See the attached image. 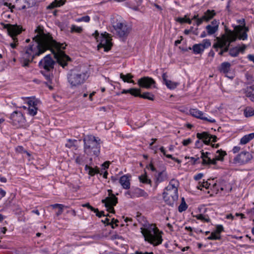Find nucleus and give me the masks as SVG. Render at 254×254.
<instances>
[{"label":"nucleus","mask_w":254,"mask_h":254,"mask_svg":"<svg viewBox=\"0 0 254 254\" xmlns=\"http://www.w3.org/2000/svg\"><path fill=\"white\" fill-rule=\"evenodd\" d=\"M192 49L194 54H200L204 51V47L200 44H195L192 47Z\"/></svg>","instance_id":"nucleus-31"},{"label":"nucleus","mask_w":254,"mask_h":254,"mask_svg":"<svg viewBox=\"0 0 254 254\" xmlns=\"http://www.w3.org/2000/svg\"><path fill=\"white\" fill-rule=\"evenodd\" d=\"M137 93L136 94H137L135 97H139L140 98H142L143 99H148L151 101L154 100V95L150 93V92H145L143 94L140 93V89H137Z\"/></svg>","instance_id":"nucleus-24"},{"label":"nucleus","mask_w":254,"mask_h":254,"mask_svg":"<svg viewBox=\"0 0 254 254\" xmlns=\"http://www.w3.org/2000/svg\"><path fill=\"white\" fill-rule=\"evenodd\" d=\"M140 182L144 184H151V181L149 179L146 175H142L139 177Z\"/></svg>","instance_id":"nucleus-35"},{"label":"nucleus","mask_w":254,"mask_h":254,"mask_svg":"<svg viewBox=\"0 0 254 254\" xmlns=\"http://www.w3.org/2000/svg\"><path fill=\"white\" fill-rule=\"evenodd\" d=\"M65 0H55L54 1L52 2L48 6V8L52 9L56 7H59L61 5H63L64 4Z\"/></svg>","instance_id":"nucleus-28"},{"label":"nucleus","mask_w":254,"mask_h":254,"mask_svg":"<svg viewBox=\"0 0 254 254\" xmlns=\"http://www.w3.org/2000/svg\"><path fill=\"white\" fill-rule=\"evenodd\" d=\"M167 157L168 158L172 159V160H174L179 164H180L181 163V161L180 160L175 157H173L172 155H167Z\"/></svg>","instance_id":"nucleus-60"},{"label":"nucleus","mask_w":254,"mask_h":254,"mask_svg":"<svg viewBox=\"0 0 254 254\" xmlns=\"http://www.w3.org/2000/svg\"><path fill=\"white\" fill-rule=\"evenodd\" d=\"M36 35L33 37L34 43L25 47L21 52L23 66H28L29 63L38 56L50 50L60 65L64 67L70 58L62 50L66 45L61 44L54 40L50 33L44 31L43 27L38 26L35 30Z\"/></svg>","instance_id":"nucleus-1"},{"label":"nucleus","mask_w":254,"mask_h":254,"mask_svg":"<svg viewBox=\"0 0 254 254\" xmlns=\"http://www.w3.org/2000/svg\"><path fill=\"white\" fill-rule=\"evenodd\" d=\"M237 39V36L231 30L228 31L227 34H223L221 37H217L216 42L213 45V48L216 51H218L219 48H222L224 46L229 44L233 42H235Z\"/></svg>","instance_id":"nucleus-4"},{"label":"nucleus","mask_w":254,"mask_h":254,"mask_svg":"<svg viewBox=\"0 0 254 254\" xmlns=\"http://www.w3.org/2000/svg\"><path fill=\"white\" fill-rule=\"evenodd\" d=\"M218 25H211L210 24L208 25L206 27V29L207 31V33L209 35H212L214 34L218 30Z\"/></svg>","instance_id":"nucleus-29"},{"label":"nucleus","mask_w":254,"mask_h":254,"mask_svg":"<svg viewBox=\"0 0 254 254\" xmlns=\"http://www.w3.org/2000/svg\"><path fill=\"white\" fill-rule=\"evenodd\" d=\"M55 62L51 58L50 55H46L39 63L40 68H43L47 71H51L54 68Z\"/></svg>","instance_id":"nucleus-14"},{"label":"nucleus","mask_w":254,"mask_h":254,"mask_svg":"<svg viewBox=\"0 0 254 254\" xmlns=\"http://www.w3.org/2000/svg\"><path fill=\"white\" fill-rule=\"evenodd\" d=\"M195 217L197 219L200 220L203 222H209L210 221V219L208 217H206L205 215L201 214L197 215Z\"/></svg>","instance_id":"nucleus-44"},{"label":"nucleus","mask_w":254,"mask_h":254,"mask_svg":"<svg viewBox=\"0 0 254 254\" xmlns=\"http://www.w3.org/2000/svg\"><path fill=\"white\" fill-rule=\"evenodd\" d=\"M253 158L252 155L249 152H242L233 159V163L244 165L248 163Z\"/></svg>","instance_id":"nucleus-13"},{"label":"nucleus","mask_w":254,"mask_h":254,"mask_svg":"<svg viewBox=\"0 0 254 254\" xmlns=\"http://www.w3.org/2000/svg\"><path fill=\"white\" fill-rule=\"evenodd\" d=\"M41 73L45 77L48 81L51 82L52 80V75L50 71H47L45 70V71H41Z\"/></svg>","instance_id":"nucleus-42"},{"label":"nucleus","mask_w":254,"mask_h":254,"mask_svg":"<svg viewBox=\"0 0 254 254\" xmlns=\"http://www.w3.org/2000/svg\"><path fill=\"white\" fill-rule=\"evenodd\" d=\"M196 137L198 139L202 140L203 142L206 144H209L211 141L215 142L217 140L216 136L211 135L207 132L197 133Z\"/></svg>","instance_id":"nucleus-16"},{"label":"nucleus","mask_w":254,"mask_h":254,"mask_svg":"<svg viewBox=\"0 0 254 254\" xmlns=\"http://www.w3.org/2000/svg\"><path fill=\"white\" fill-rule=\"evenodd\" d=\"M248 59L251 61H252L254 63V55H249L248 56Z\"/></svg>","instance_id":"nucleus-64"},{"label":"nucleus","mask_w":254,"mask_h":254,"mask_svg":"<svg viewBox=\"0 0 254 254\" xmlns=\"http://www.w3.org/2000/svg\"><path fill=\"white\" fill-rule=\"evenodd\" d=\"M155 81L149 77H143L138 81V85L142 87L149 88L152 85L155 84Z\"/></svg>","instance_id":"nucleus-17"},{"label":"nucleus","mask_w":254,"mask_h":254,"mask_svg":"<svg viewBox=\"0 0 254 254\" xmlns=\"http://www.w3.org/2000/svg\"><path fill=\"white\" fill-rule=\"evenodd\" d=\"M188 208L187 204H186L184 198H182V202L178 207V210L180 212L185 211Z\"/></svg>","instance_id":"nucleus-36"},{"label":"nucleus","mask_w":254,"mask_h":254,"mask_svg":"<svg viewBox=\"0 0 254 254\" xmlns=\"http://www.w3.org/2000/svg\"><path fill=\"white\" fill-rule=\"evenodd\" d=\"M137 89L136 88H130L127 90L124 89L122 92V94H126V93H130L131 95L135 97L137 95L136 93H137Z\"/></svg>","instance_id":"nucleus-37"},{"label":"nucleus","mask_w":254,"mask_h":254,"mask_svg":"<svg viewBox=\"0 0 254 254\" xmlns=\"http://www.w3.org/2000/svg\"><path fill=\"white\" fill-rule=\"evenodd\" d=\"M114 28L120 37H126L131 31V27L126 22H118Z\"/></svg>","instance_id":"nucleus-11"},{"label":"nucleus","mask_w":254,"mask_h":254,"mask_svg":"<svg viewBox=\"0 0 254 254\" xmlns=\"http://www.w3.org/2000/svg\"><path fill=\"white\" fill-rule=\"evenodd\" d=\"M93 36H94L97 41H99V39L100 38V36L99 35V33L98 31H95L94 33L93 34Z\"/></svg>","instance_id":"nucleus-62"},{"label":"nucleus","mask_w":254,"mask_h":254,"mask_svg":"<svg viewBox=\"0 0 254 254\" xmlns=\"http://www.w3.org/2000/svg\"><path fill=\"white\" fill-rule=\"evenodd\" d=\"M248 35L246 32H243L242 33H240L239 36V39L240 40H246L247 39Z\"/></svg>","instance_id":"nucleus-52"},{"label":"nucleus","mask_w":254,"mask_h":254,"mask_svg":"<svg viewBox=\"0 0 254 254\" xmlns=\"http://www.w3.org/2000/svg\"><path fill=\"white\" fill-rule=\"evenodd\" d=\"M186 19H187V16H185L184 17L181 18L179 17L177 18V21L181 23H186Z\"/></svg>","instance_id":"nucleus-59"},{"label":"nucleus","mask_w":254,"mask_h":254,"mask_svg":"<svg viewBox=\"0 0 254 254\" xmlns=\"http://www.w3.org/2000/svg\"><path fill=\"white\" fill-rule=\"evenodd\" d=\"M221 49V50L219 52L218 54H219V55L222 56V55H223V54L225 52H227L229 51V44H228L227 45L226 44V45L224 46L223 47V48H222Z\"/></svg>","instance_id":"nucleus-45"},{"label":"nucleus","mask_w":254,"mask_h":254,"mask_svg":"<svg viewBox=\"0 0 254 254\" xmlns=\"http://www.w3.org/2000/svg\"><path fill=\"white\" fill-rule=\"evenodd\" d=\"M245 93L247 97L249 98L252 101L254 102V85L248 87Z\"/></svg>","instance_id":"nucleus-25"},{"label":"nucleus","mask_w":254,"mask_h":254,"mask_svg":"<svg viewBox=\"0 0 254 254\" xmlns=\"http://www.w3.org/2000/svg\"><path fill=\"white\" fill-rule=\"evenodd\" d=\"M4 29H6L8 34L12 38L14 43L10 44V47L14 49L18 44V40L16 36L20 34L22 31V27L17 25L1 23Z\"/></svg>","instance_id":"nucleus-6"},{"label":"nucleus","mask_w":254,"mask_h":254,"mask_svg":"<svg viewBox=\"0 0 254 254\" xmlns=\"http://www.w3.org/2000/svg\"><path fill=\"white\" fill-rule=\"evenodd\" d=\"M246 117H250L254 115V109L251 107H247L244 112Z\"/></svg>","instance_id":"nucleus-34"},{"label":"nucleus","mask_w":254,"mask_h":254,"mask_svg":"<svg viewBox=\"0 0 254 254\" xmlns=\"http://www.w3.org/2000/svg\"><path fill=\"white\" fill-rule=\"evenodd\" d=\"M221 236L220 234H217L216 232H213L211 235L207 238L208 240H220Z\"/></svg>","instance_id":"nucleus-41"},{"label":"nucleus","mask_w":254,"mask_h":254,"mask_svg":"<svg viewBox=\"0 0 254 254\" xmlns=\"http://www.w3.org/2000/svg\"><path fill=\"white\" fill-rule=\"evenodd\" d=\"M85 169L86 171H88V174L92 176H94L95 174L100 173V171L98 168L94 169L91 167L88 166L87 165L85 166Z\"/></svg>","instance_id":"nucleus-32"},{"label":"nucleus","mask_w":254,"mask_h":254,"mask_svg":"<svg viewBox=\"0 0 254 254\" xmlns=\"http://www.w3.org/2000/svg\"><path fill=\"white\" fill-rule=\"evenodd\" d=\"M231 64L229 62H225L222 63L220 66L218 67V70L220 72L224 74H227L230 72L231 69Z\"/></svg>","instance_id":"nucleus-23"},{"label":"nucleus","mask_w":254,"mask_h":254,"mask_svg":"<svg viewBox=\"0 0 254 254\" xmlns=\"http://www.w3.org/2000/svg\"><path fill=\"white\" fill-rule=\"evenodd\" d=\"M119 182L123 189L126 190L129 189L130 185V180L127 175H125L122 176L119 180Z\"/></svg>","instance_id":"nucleus-21"},{"label":"nucleus","mask_w":254,"mask_h":254,"mask_svg":"<svg viewBox=\"0 0 254 254\" xmlns=\"http://www.w3.org/2000/svg\"><path fill=\"white\" fill-rule=\"evenodd\" d=\"M203 176V174L199 173V174H197L196 175L194 176V179L196 181H198L199 180L201 179Z\"/></svg>","instance_id":"nucleus-61"},{"label":"nucleus","mask_w":254,"mask_h":254,"mask_svg":"<svg viewBox=\"0 0 254 254\" xmlns=\"http://www.w3.org/2000/svg\"><path fill=\"white\" fill-rule=\"evenodd\" d=\"M37 110H38L37 106L28 107V114L29 115H30L31 116H35L37 114Z\"/></svg>","instance_id":"nucleus-39"},{"label":"nucleus","mask_w":254,"mask_h":254,"mask_svg":"<svg viewBox=\"0 0 254 254\" xmlns=\"http://www.w3.org/2000/svg\"><path fill=\"white\" fill-rule=\"evenodd\" d=\"M190 114L195 118L207 121L210 123H215V120L214 119H208L206 117L203 116V113L202 112L197 110V109H191L190 110Z\"/></svg>","instance_id":"nucleus-18"},{"label":"nucleus","mask_w":254,"mask_h":254,"mask_svg":"<svg viewBox=\"0 0 254 254\" xmlns=\"http://www.w3.org/2000/svg\"><path fill=\"white\" fill-rule=\"evenodd\" d=\"M51 207H52L53 208H56L57 207H58L59 208L62 207H65L64 205L62 204H54L51 205Z\"/></svg>","instance_id":"nucleus-63"},{"label":"nucleus","mask_w":254,"mask_h":254,"mask_svg":"<svg viewBox=\"0 0 254 254\" xmlns=\"http://www.w3.org/2000/svg\"><path fill=\"white\" fill-rule=\"evenodd\" d=\"M148 194L144 190L139 188H136L132 190L131 194V198L134 197H144L146 198L148 197Z\"/></svg>","instance_id":"nucleus-22"},{"label":"nucleus","mask_w":254,"mask_h":254,"mask_svg":"<svg viewBox=\"0 0 254 254\" xmlns=\"http://www.w3.org/2000/svg\"><path fill=\"white\" fill-rule=\"evenodd\" d=\"M99 40V44L97 46L98 50L102 48H104L105 52H108L111 50L112 47V38L108 33L105 32L104 34H101Z\"/></svg>","instance_id":"nucleus-10"},{"label":"nucleus","mask_w":254,"mask_h":254,"mask_svg":"<svg viewBox=\"0 0 254 254\" xmlns=\"http://www.w3.org/2000/svg\"><path fill=\"white\" fill-rule=\"evenodd\" d=\"M76 142V140H72L70 139H69L67 141V143L65 144V146L67 148H71L72 146H74L75 144L74 143Z\"/></svg>","instance_id":"nucleus-46"},{"label":"nucleus","mask_w":254,"mask_h":254,"mask_svg":"<svg viewBox=\"0 0 254 254\" xmlns=\"http://www.w3.org/2000/svg\"><path fill=\"white\" fill-rule=\"evenodd\" d=\"M185 159H190L192 161V162L191 163V164L192 165H194L196 163H200V161H199V157H197V158H194V157H187V156H186L185 157Z\"/></svg>","instance_id":"nucleus-49"},{"label":"nucleus","mask_w":254,"mask_h":254,"mask_svg":"<svg viewBox=\"0 0 254 254\" xmlns=\"http://www.w3.org/2000/svg\"><path fill=\"white\" fill-rule=\"evenodd\" d=\"M229 55L233 57H236L238 56L239 53L238 50V47L231 48L229 50Z\"/></svg>","instance_id":"nucleus-38"},{"label":"nucleus","mask_w":254,"mask_h":254,"mask_svg":"<svg viewBox=\"0 0 254 254\" xmlns=\"http://www.w3.org/2000/svg\"><path fill=\"white\" fill-rule=\"evenodd\" d=\"M164 84L168 88L170 89H174L176 88L179 84L178 82H173L170 80L166 81V82H165Z\"/></svg>","instance_id":"nucleus-33"},{"label":"nucleus","mask_w":254,"mask_h":254,"mask_svg":"<svg viewBox=\"0 0 254 254\" xmlns=\"http://www.w3.org/2000/svg\"><path fill=\"white\" fill-rule=\"evenodd\" d=\"M90 17L88 15L83 16L82 17L77 18L76 19V22H81L84 21L85 22H88L90 21Z\"/></svg>","instance_id":"nucleus-47"},{"label":"nucleus","mask_w":254,"mask_h":254,"mask_svg":"<svg viewBox=\"0 0 254 254\" xmlns=\"http://www.w3.org/2000/svg\"><path fill=\"white\" fill-rule=\"evenodd\" d=\"M168 179L167 174L165 171L159 172L156 177V181L158 183H161L167 180Z\"/></svg>","instance_id":"nucleus-27"},{"label":"nucleus","mask_w":254,"mask_h":254,"mask_svg":"<svg viewBox=\"0 0 254 254\" xmlns=\"http://www.w3.org/2000/svg\"><path fill=\"white\" fill-rule=\"evenodd\" d=\"M94 212L96 213V215L99 218L105 216L104 212L103 211H99L97 208H96Z\"/></svg>","instance_id":"nucleus-51"},{"label":"nucleus","mask_w":254,"mask_h":254,"mask_svg":"<svg viewBox=\"0 0 254 254\" xmlns=\"http://www.w3.org/2000/svg\"><path fill=\"white\" fill-rule=\"evenodd\" d=\"M203 47L204 49L208 48L211 45V42L208 39H205L203 41L202 44H200Z\"/></svg>","instance_id":"nucleus-48"},{"label":"nucleus","mask_w":254,"mask_h":254,"mask_svg":"<svg viewBox=\"0 0 254 254\" xmlns=\"http://www.w3.org/2000/svg\"><path fill=\"white\" fill-rule=\"evenodd\" d=\"M217 154L215 155L214 158L211 159L208 156L210 154L209 152H201V158L202 159V163L203 165H209L213 164L215 165L217 160L222 161L224 157L226 155V153L225 151L222 150H218L216 152Z\"/></svg>","instance_id":"nucleus-7"},{"label":"nucleus","mask_w":254,"mask_h":254,"mask_svg":"<svg viewBox=\"0 0 254 254\" xmlns=\"http://www.w3.org/2000/svg\"><path fill=\"white\" fill-rule=\"evenodd\" d=\"M39 103V101L38 100L35 99V98L29 99L27 102V103L28 104V107L37 106Z\"/></svg>","instance_id":"nucleus-40"},{"label":"nucleus","mask_w":254,"mask_h":254,"mask_svg":"<svg viewBox=\"0 0 254 254\" xmlns=\"http://www.w3.org/2000/svg\"><path fill=\"white\" fill-rule=\"evenodd\" d=\"M82 206L84 207H87L88 209L91 210L92 211H94L96 209L92 207L91 205H90L89 203H86L85 204H83Z\"/></svg>","instance_id":"nucleus-56"},{"label":"nucleus","mask_w":254,"mask_h":254,"mask_svg":"<svg viewBox=\"0 0 254 254\" xmlns=\"http://www.w3.org/2000/svg\"><path fill=\"white\" fill-rule=\"evenodd\" d=\"M254 138V132L244 135L240 140L241 144H246Z\"/></svg>","instance_id":"nucleus-26"},{"label":"nucleus","mask_w":254,"mask_h":254,"mask_svg":"<svg viewBox=\"0 0 254 254\" xmlns=\"http://www.w3.org/2000/svg\"><path fill=\"white\" fill-rule=\"evenodd\" d=\"M100 139L97 140L95 137L88 136L84 139V150L87 153H91L98 156L100 153Z\"/></svg>","instance_id":"nucleus-3"},{"label":"nucleus","mask_w":254,"mask_h":254,"mask_svg":"<svg viewBox=\"0 0 254 254\" xmlns=\"http://www.w3.org/2000/svg\"><path fill=\"white\" fill-rule=\"evenodd\" d=\"M216 14L214 10H207L204 15L197 21V26L201 24L203 21H208L212 19Z\"/></svg>","instance_id":"nucleus-19"},{"label":"nucleus","mask_w":254,"mask_h":254,"mask_svg":"<svg viewBox=\"0 0 254 254\" xmlns=\"http://www.w3.org/2000/svg\"><path fill=\"white\" fill-rule=\"evenodd\" d=\"M35 3V0H15L14 4L11 5V3H9V7L22 10L33 6Z\"/></svg>","instance_id":"nucleus-12"},{"label":"nucleus","mask_w":254,"mask_h":254,"mask_svg":"<svg viewBox=\"0 0 254 254\" xmlns=\"http://www.w3.org/2000/svg\"><path fill=\"white\" fill-rule=\"evenodd\" d=\"M210 185V184L209 183H208L207 181H206V182L203 181L201 185L197 187V188L198 189H200V187H203V188H205L206 189H208Z\"/></svg>","instance_id":"nucleus-53"},{"label":"nucleus","mask_w":254,"mask_h":254,"mask_svg":"<svg viewBox=\"0 0 254 254\" xmlns=\"http://www.w3.org/2000/svg\"><path fill=\"white\" fill-rule=\"evenodd\" d=\"M246 49V46L243 44L241 47H238L239 54L240 53H243Z\"/></svg>","instance_id":"nucleus-58"},{"label":"nucleus","mask_w":254,"mask_h":254,"mask_svg":"<svg viewBox=\"0 0 254 254\" xmlns=\"http://www.w3.org/2000/svg\"><path fill=\"white\" fill-rule=\"evenodd\" d=\"M9 122L16 127H21L24 126L26 120L21 112L14 111L10 115Z\"/></svg>","instance_id":"nucleus-9"},{"label":"nucleus","mask_w":254,"mask_h":254,"mask_svg":"<svg viewBox=\"0 0 254 254\" xmlns=\"http://www.w3.org/2000/svg\"><path fill=\"white\" fill-rule=\"evenodd\" d=\"M179 186V182L176 180L172 179L170 181L168 186L166 188L165 191H173L175 193H178V188Z\"/></svg>","instance_id":"nucleus-20"},{"label":"nucleus","mask_w":254,"mask_h":254,"mask_svg":"<svg viewBox=\"0 0 254 254\" xmlns=\"http://www.w3.org/2000/svg\"><path fill=\"white\" fill-rule=\"evenodd\" d=\"M89 75L87 72H78L71 71L67 75L68 81L71 86H77L83 84Z\"/></svg>","instance_id":"nucleus-5"},{"label":"nucleus","mask_w":254,"mask_h":254,"mask_svg":"<svg viewBox=\"0 0 254 254\" xmlns=\"http://www.w3.org/2000/svg\"><path fill=\"white\" fill-rule=\"evenodd\" d=\"M102 222L107 225H111L113 229L115 228V226L113 225V222H110L108 218H106L105 220H102Z\"/></svg>","instance_id":"nucleus-50"},{"label":"nucleus","mask_w":254,"mask_h":254,"mask_svg":"<svg viewBox=\"0 0 254 254\" xmlns=\"http://www.w3.org/2000/svg\"><path fill=\"white\" fill-rule=\"evenodd\" d=\"M82 31V28L81 27H78L76 25H72L71 27V32H76L78 33H80Z\"/></svg>","instance_id":"nucleus-43"},{"label":"nucleus","mask_w":254,"mask_h":254,"mask_svg":"<svg viewBox=\"0 0 254 254\" xmlns=\"http://www.w3.org/2000/svg\"><path fill=\"white\" fill-rule=\"evenodd\" d=\"M75 162L78 164H82L83 163V157L77 156L75 159Z\"/></svg>","instance_id":"nucleus-54"},{"label":"nucleus","mask_w":254,"mask_h":254,"mask_svg":"<svg viewBox=\"0 0 254 254\" xmlns=\"http://www.w3.org/2000/svg\"><path fill=\"white\" fill-rule=\"evenodd\" d=\"M144 240L153 246H157L162 244V232L153 224L145 223L140 228Z\"/></svg>","instance_id":"nucleus-2"},{"label":"nucleus","mask_w":254,"mask_h":254,"mask_svg":"<svg viewBox=\"0 0 254 254\" xmlns=\"http://www.w3.org/2000/svg\"><path fill=\"white\" fill-rule=\"evenodd\" d=\"M120 77L125 82H127L128 83H134L133 80H129V79H131L132 78H133V76L130 73H127L126 75H124L123 73H121L120 74Z\"/></svg>","instance_id":"nucleus-30"},{"label":"nucleus","mask_w":254,"mask_h":254,"mask_svg":"<svg viewBox=\"0 0 254 254\" xmlns=\"http://www.w3.org/2000/svg\"><path fill=\"white\" fill-rule=\"evenodd\" d=\"M163 199L165 202L169 205L173 206L178 198V193L170 191L163 192Z\"/></svg>","instance_id":"nucleus-15"},{"label":"nucleus","mask_w":254,"mask_h":254,"mask_svg":"<svg viewBox=\"0 0 254 254\" xmlns=\"http://www.w3.org/2000/svg\"><path fill=\"white\" fill-rule=\"evenodd\" d=\"M223 227L222 225H217L216 227V230L215 231V232H216L217 234H220V233H221L223 231Z\"/></svg>","instance_id":"nucleus-55"},{"label":"nucleus","mask_w":254,"mask_h":254,"mask_svg":"<svg viewBox=\"0 0 254 254\" xmlns=\"http://www.w3.org/2000/svg\"><path fill=\"white\" fill-rule=\"evenodd\" d=\"M192 142V140L190 138H188L187 139H185L182 141V143L184 146H187L189 144H190Z\"/></svg>","instance_id":"nucleus-57"},{"label":"nucleus","mask_w":254,"mask_h":254,"mask_svg":"<svg viewBox=\"0 0 254 254\" xmlns=\"http://www.w3.org/2000/svg\"><path fill=\"white\" fill-rule=\"evenodd\" d=\"M108 196L105 199L102 200V202L105 204L107 211L110 213H114L115 212L114 206L116 205L118 203V198L112 193V190H108Z\"/></svg>","instance_id":"nucleus-8"}]
</instances>
